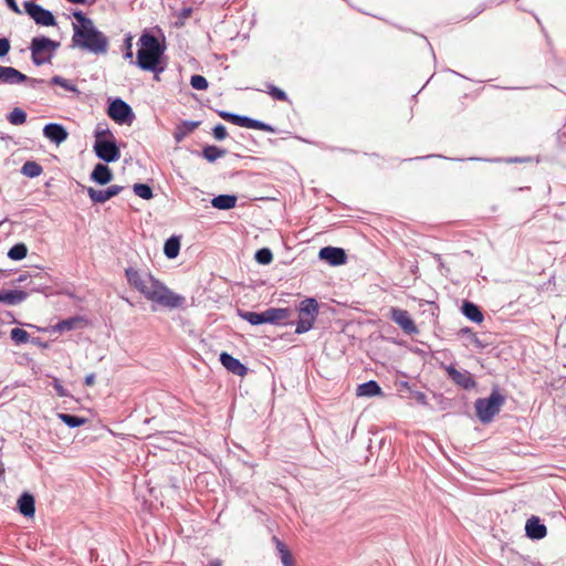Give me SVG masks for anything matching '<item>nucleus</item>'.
<instances>
[{
  "label": "nucleus",
  "mask_w": 566,
  "mask_h": 566,
  "mask_svg": "<svg viewBox=\"0 0 566 566\" xmlns=\"http://www.w3.org/2000/svg\"><path fill=\"white\" fill-rule=\"evenodd\" d=\"M134 65L142 71L153 72L155 77L166 70V38H138Z\"/></svg>",
  "instance_id": "f257e3e1"
},
{
  "label": "nucleus",
  "mask_w": 566,
  "mask_h": 566,
  "mask_svg": "<svg viewBox=\"0 0 566 566\" xmlns=\"http://www.w3.org/2000/svg\"><path fill=\"white\" fill-rule=\"evenodd\" d=\"M94 137L93 150L98 159L109 164L120 158V149L109 128H105V132L94 133Z\"/></svg>",
  "instance_id": "f03ea898"
},
{
  "label": "nucleus",
  "mask_w": 566,
  "mask_h": 566,
  "mask_svg": "<svg viewBox=\"0 0 566 566\" xmlns=\"http://www.w3.org/2000/svg\"><path fill=\"white\" fill-rule=\"evenodd\" d=\"M504 403L505 396L501 394L499 386H494L489 397L475 400L474 407L478 419L482 423L491 422Z\"/></svg>",
  "instance_id": "7ed1b4c3"
},
{
  "label": "nucleus",
  "mask_w": 566,
  "mask_h": 566,
  "mask_svg": "<svg viewBox=\"0 0 566 566\" xmlns=\"http://www.w3.org/2000/svg\"><path fill=\"white\" fill-rule=\"evenodd\" d=\"M238 315L251 325H262L266 323L272 325H287L289 323H282V321L289 318L290 310L270 307L260 313L238 310Z\"/></svg>",
  "instance_id": "20e7f679"
},
{
  "label": "nucleus",
  "mask_w": 566,
  "mask_h": 566,
  "mask_svg": "<svg viewBox=\"0 0 566 566\" xmlns=\"http://www.w3.org/2000/svg\"><path fill=\"white\" fill-rule=\"evenodd\" d=\"M125 276L128 284L144 295L148 301L150 293H158L159 291V289L156 287V284H161V282L149 272H140L138 269L133 266L125 269Z\"/></svg>",
  "instance_id": "39448f33"
},
{
  "label": "nucleus",
  "mask_w": 566,
  "mask_h": 566,
  "mask_svg": "<svg viewBox=\"0 0 566 566\" xmlns=\"http://www.w3.org/2000/svg\"><path fill=\"white\" fill-rule=\"evenodd\" d=\"M60 45L59 41L50 38H32L30 44L32 63L36 66L51 63Z\"/></svg>",
  "instance_id": "423d86ee"
},
{
  "label": "nucleus",
  "mask_w": 566,
  "mask_h": 566,
  "mask_svg": "<svg viewBox=\"0 0 566 566\" xmlns=\"http://www.w3.org/2000/svg\"><path fill=\"white\" fill-rule=\"evenodd\" d=\"M106 113L118 125H130L135 119L132 106L120 97L108 99Z\"/></svg>",
  "instance_id": "0eeeda50"
},
{
  "label": "nucleus",
  "mask_w": 566,
  "mask_h": 566,
  "mask_svg": "<svg viewBox=\"0 0 566 566\" xmlns=\"http://www.w3.org/2000/svg\"><path fill=\"white\" fill-rule=\"evenodd\" d=\"M217 113L222 119L231 124L238 125L240 127L259 129L268 133H275V128L272 125L264 123L262 120L254 119L245 115L231 113L228 111H218Z\"/></svg>",
  "instance_id": "6e6552de"
},
{
  "label": "nucleus",
  "mask_w": 566,
  "mask_h": 566,
  "mask_svg": "<svg viewBox=\"0 0 566 566\" xmlns=\"http://www.w3.org/2000/svg\"><path fill=\"white\" fill-rule=\"evenodd\" d=\"M156 287L159 289L158 293H150L149 301L154 303H158L163 307L166 308H181L186 304V297L172 292L168 289L164 283L156 284Z\"/></svg>",
  "instance_id": "1a4fd4ad"
},
{
  "label": "nucleus",
  "mask_w": 566,
  "mask_h": 566,
  "mask_svg": "<svg viewBox=\"0 0 566 566\" xmlns=\"http://www.w3.org/2000/svg\"><path fill=\"white\" fill-rule=\"evenodd\" d=\"M24 12L41 27L56 25V19L52 11L43 8L34 0H27L23 2Z\"/></svg>",
  "instance_id": "9d476101"
},
{
  "label": "nucleus",
  "mask_w": 566,
  "mask_h": 566,
  "mask_svg": "<svg viewBox=\"0 0 566 566\" xmlns=\"http://www.w3.org/2000/svg\"><path fill=\"white\" fill-rule=\"evenodd\" d=\"M74 21L72 22L73 35H104L97 30L94 22L83 11L74 10L72 12Z\"/></svg>",
  "instance_id": "9b49d317"
},
{
  "label": "nucleus",
  "mask_w": 566,
  "mask_h": 566,
  "mask_svg": "<svg viewBox=\"0 0 566 566\" xmlns=\"http://www.w3.org/2000/svg\"><path fill=\"white\" fill-rule=\"evenodd\" d=\"M108 38H72L74 48H81L95 54H104L107 51Z\"/></svg>",
  "instance_id": "f8f14e48"
},
{
  "label": "nucleus",
  "mask_w": 566,
  "mask_h": 566,
  "mask_svg": "<svg viewBox=\"0 0 566 566\" xmlns=\"http://www.w3.org/2000/svg\"><path fill=\"white\" fill-rule=\"evenodd\" d=\"M389 318L396 323L406 334L413 335L418 333V328L408 311L398 307H391Z\"/></svg>",
  "instance_id": "ddd939ff"
},
{
  "label": "nucleus",
  "mask_w": 566,
  "mask_h": 566,
  "mask_svg": "<svg viewBox=\"0 0 566 566\" xmlns=\"http://www.w3.org/2000/svg\"><path fill=\"white\" fill-rule=\"evenodd\" d=\"M446 371L449 378L460 388L470 390L476 387V381L470 371L459 370L452 365L447 366Z\"/></svg>",
  "instance_id": "4468645a"
},
{
  "label": "nucleus",
  "mask_w": 566,
  "mask_h": 566,
  "mask_svg": "<svg viewBox=\"0 0 566 566\" xmlns=\"http://www.w3.org/2000/svg\"><path fill=\"white\" fill-rule=\"evenodd\" d=\"M318 259L332 266H338L346 263L347 255L343 248L328 245L319 250Z\"/></svg>",
  "instance_id": "2eb2a0df"
},
{
  "label": "nucleus",
  "mask_w": 566,
  "mask_h": 566,
  "mask_svg": "<svg viewBox=\"0 0 566 566\" xmlns=\"http://www.w3.org/2000/svg\"><path fill=\"white\" fill-rule=\"evenodd\" d=\"M83 188L86 190V192L93 203H105L111 198L119 195L124 189V187L119 186V185H112L103 190H98L93 187H84V186H83Z\"/></svg>",
  "instance_id": "dca6fc26"
},
{
  "label": "nucleus",
  "mask_w": 566,
  "mask_h": 566,
  "mask_svg": "<svg viewBox=\"0 0 566 566\" xmlns=\"http://www.w3.org/2000/svg\"><path fill=\"white\" fill-rule=\"evenodd\" d=\"M219 360L221 365L233 375L243 377L248 374L249 368L227 352H222L219 355Z\"/></svg>",
  "instance_id": "f3484780"
},
{
  "label": "nucleus",
  "mask_w": 566,
  "mask_h": 566,
  "mask_svg": "<svg viewBox=\"0 0 566 566\" xmlns=\"http://www.w3.org/2000/svg\"><path fill=\"white\" fill-rule=\"evenodd\" d=\"M43 136L50 142L60 145L69 137L66 128L60 123H49L43 127Z\"/></svg>",
  "instance_id": "a211bd4d"
},
{
  "label": "nucleus",
  "mask_w": 566,
  "mask_h": 566,
  "mask_svg": "<svg viewBox=\"0 0 566 566\" xmlns=\"http://www.w3.org/2000/svg\"><path fill=\"white\" fill-rule=\"evenodd\" d=\"M525 533L528 538L538 541L546 536L547 528L539 517L533 515L526 521Z\"/></svg>",
  "instance_id": "6ab92c4d"
},
{
  "label": "nucleus",
  "mask_w": 566,
  "mask_h": 566,
  "mask_svg": "<svg viewBox=\"0 0 566 566\" xmlns=\"http://www.w3.org/2000/svg\"><path fill=\"white\" fill-rule=\"evenodd\" d=\"M28 76L13 66L0 65V84H22Z\"/></svg>",
  "instance_id": "aec40b11"
},
{
  "label": "nucleus",
  "mask_w": 566,
  "mask_h": 566,
  "mask_svg": "<svg viewBox=\"0 0 566 566\" xmlns=\"http://www.w3.org/2000/svg\"><path fill=\"white\" fill-rule=\"evenodd\" d=\"M17 510L24 517H33L35 514L34 495L28 491H24L17 501Z\"/></svg>",
  "instance_id": "412c9836"
},
{
  "label": "nucleus",
  "mask_w": 566,
  "mask_h": 566,
  "mask_svg": "<svg viewBox=\"0 0 566 566\" xmlns=\"http://www.w3.org/2000/svg\"><path fill=\"white\" fill-rule=\"evenodd\" d=\"M90 179L97 185L105 186L114 179V174L106 163H98L94 166Z\"/></svg>",
  "instance_id": "4be33fe9"
},
{
  "label": "nucleus",
  "mask_w": 566,
  "mask_h": 566,
  "mask_svg": "<svg viewBox=\"0 0 566 566\" xmlns=\"http://www.w3.org/2000/svg\"><path fill=\"white\" fill-rule=\"evenodd\" d=\"M461 313L469 321L480 324L484 319L482 310L473 302L464 300L461 305Z\"/></svg>",
  "instance_id": "5701e85b"
},
{
  "label": "nucleus",
  "mask_w": 566,
  "mask_h": 566,
  "mask_svg": "<svg viewBox=\"0 0 566 566\" xmlns=\"http://www.w3.org/2000/svg\"><path fill=\"white\" fill-rule=\"evenodd\" d=\"M200 126L199 120H181L175 128L172 136L176 143H181L186 136Z\"/></svg>",
  "instance_id": "b1692460"
},
{
  "label": "nucleus",
  "mask_w": 566,
  "mask_h": 566,
  "mask_svg": "<svg viewBox=\"0 0 566 566\" xmlns=\"http://www.w3.org/2000/svg\"><path fill=\"white\" fill-rule=\"evenodd\" d=\"M28 293L22 290H3L0 291V303L7 305H18L27 300Z\"/></svg>",
  "instance_id": "393cba45"
},
{
  "label": "nucleus",
  "mask_w": 566,
  "mask_h": 566,
  "mask_svg": "<svg viewBox=\"0 0 566 566\" xmlns=\"http://www.w3.org/2000/svg\"><path fill=\"white\" fill-rule=\"evenodd\" d=\"M300 316L316 321L318 315V303L314 297L303 300L298 305Z\"/></svg>",
  "instance_id": "a878e982"
},
{
  "label": "nucleus",
  "mask_w": 566,
  "mask_h": 566,
  "mask_svg": "<svg viewBox=\"0 0 566 566\" xmlns=\"http://www.w3.org/2000/svg\"><path fill=\"white\" fill-rule=\"evenodd\" d=\"M237 201L235 195L222 193L211 199V206L218 210H230L235 207Z\"/></svg>",
  "instance_id": "bb28decb"
},
{
  "label": "nucleus",
  "mask_w": 566,
  "mask_h": 566,
  "mask_svg": "<svg viewBox=\"0 0 566 566\" xmlns=\"http://www.w3.org/2000/svg\"><path fill=\"white\" fill-rule=\"evenodd\" d=\"M382 394L381 387L376 380H368L358 385L356 395L358 397H375Z\"/></svg>",
  "instance_id": "cd10ccee"
},
{
  "label": "nucleus",
  "mask_w": 566,
  "mask_h": 566,
  "mask_svg": "<svg viewBox=\"0 0 566 566\" xmlns=\"http://www.w3.org/2000/svg\"><path fill=\"white\" fill-rule=\"evenodd\" d=\"M272 541L283 566H294V558L289 547L277 536H273Z\"/></svg>",
  "instance_id": "c85d7f7f"
},
{
  "label": "nucleus",
  "mask_w": 566,
  "mask_h": 566,
  "mask_svg": "<svg viewBox=\"0 0 566 566\" xmlns=\"http://www.w3.org/2000/svg\"><path fill=\"white\" fill-rule=\"evenodd\" d=\"M227 154V149L220 148L214 145H206L200 156L205 158L208 163H214L219 158L223 157Z\"/></svg>",
  "instance_id": "c756f323"
},
{
  "label": "nucleus",
  "mask_w": 566,
  "mask_h": 566,
  "mask_svg": "<svg viewBox=\"0 0 566 566\" xmlns=\"http://www.w3.org/2000/svg\"><path fill=\"white\" fill-rule=\"evenodd\" d=\"M83 321L84 319L81 316H72L57 322L56 325H54L53 329L57 332L73 331L78 328Z\"/></svg>",
  "instance_id": "7c9ffc66"
},
{
  "label": "nucleus",
  "mask_w": 566,
  "mask_h": 566,
  "mask_svg": "<svg viewBox=\"0 0 566 566\" xmlns=\"http://www.w3.org/2000/svg\"><path fill=\"white\" fill-rule=\"evenodd\" d=\"M180 251V240L178 237H170L165 241L164 254L168 259H175Z\"/></svg>",
  "instance_id": "2f4dec72"
},
{
  "label": "nucleus",
  "mask_w": 566,
  "mask_h": 566,
  "mask_svg": "<svg viewBox=\"0 0 566 566\" xmlns=\"http://www.w3.org/2000/svg\"><path fill=\"white\" fill-rule=\"evenodd\" d=\"M57 418L69 428H77L87 422V419L84 417L64 412L57 413Z\"/></svg>",
  "instance_id": "473e14b6"
},
{
  "label": "nucleus",
  "mask_w": 566,
  "mask_h": 566,
  "mask_svg": "<svg viewBox=\"0 0 566 566\" xmlns=\"http://www.w3.org/2000/svg\"><path fill=\"white\" fill-rule=\"evenodd\" d=\"M27 254L28 247L23 242L13 244L7 253L8 258L13 261H21L27 256Z\"/></svg>",
  "instance_id": "72a5a7b5"
},
{
  "label": "nucleus",
  "mask_w": 566,
  "mask_h": 566,
  "mask_svg": "<svg viewBox=\"0 0 566 566\" xmlns=\"http://www.w3.org/2000/svg\"><path fill=\"white\" fill-rule=\"evenodd\" d=\"M42 166L34 160L25 161L21 168V174L29 178L39 177L42 174Z\"/></svg>",
  "instance_id": "f704fd0d"
},
{
  "label": "nucleus",
  "mask_w": 566,
  "mask_h": 566,
  "mask_svg": "<svg viewBox=\"0 0 566 566\" xmlns=\"http://www.w3.org/2000/svg\"><path fill=\"white\" fill-rule=\"evenodd\" d=\"M265 92L274 99V101H281V102H289L291 103V101L289 99V96L280 87H277L276 85L270 83V82H266L265 83Z\"/></svg>",
  "instance_id": "c9c22d12"
},
{
  "label": "nucleus",
  "mask_w": 566,
  "mask_h": 566,
  "mask_svg": "<svg viewBox=\"0 0 566 566\" xmlns=\"http://www.w3.org/2000/svg\"><path fill=\"white\" fill-rule=\"evenodd\" d=\"M27 112L20 107H14L7 116V119L12 125H22L27 122Z\"/></svg>",
  "instance_id": "e433bc0d"
},
{
  "label": "nucleus",
  "mask_w": 566,
  "mask_h": 566,
  "mask_svg": "<svg viewBox=\"0 0 566 566\" xmlns=\"http://www.w3.org/2000/svg\"><path fill=\"white\" fill-rule=\"evenodd\" d=\"M50 83L53 85L61 86L67 92L80 94V91L74 83H72L70 80H66L60 75H54L53 77H51Z\"/></svg>",
  "instance_id": "4c0bfd02"
},
{
  "label": "nucleus",
  "mask_w": 566,
  "mask_h": 566,
  "mask_svg": "<svg viewBox=\"0 0 566 566\" xmlns=\"http://www.w3.org/2000/svg\"><path fill=\"white\" fill-rule=\"evenodd\" d=\"M133 191L142 199L150 200L154 197L153 189L147 184L137 182L133 186Z\"/></svg>",
  "instance_id": "58836bf2"
},
{
  "label": "nucleus",
  "mask_w": 566,
  "mask_h": 566,
  "mask_svg": "<svg viewBox=\"0 0 566 566\" xmlns=\"http://www.w3.org/2000/svg\"><path fill=\"white\" fill-rule=\"evenodd\" d=\"M459 335L468 336L470 342L479 349H484L488 345L483 343L470 327H463L459 331Z\"/></svg>",
  "instance_id": "ea45409f"
},
{
  "label": "nucleus",
  "mask_w": 566,
  "mask_h": 566,
  "mask_svg": "<svg viewBox=\"0 0 566 566\" xmlns=\"http://www.w3.org/2000/svg\"><path fill=\"white\" fill-rule=\"evenodd\" d=\"M254 260L262 265H268L273 261V253L269 248H261L256 250Z\"/></svg>",
  "instance_id": "a19ab883"
},
{
  "label": "nucleus",
  "mask_w": 566,
  "mask_h": 566,
  "mask_svg": "<svg viewBox=\"0 0 566 566\" xmlns=\"http://www.w3.org/2000/svg\"><path fill=\"white\" fill-rule=\"evenodd\" d=\"M10 337L17 345L25 344L30 340L29 333L19 327H14L11 329Z\"/></svg>",
  "instance_id": "79ce46f5"
},
{
  "label": "nucleus",
  "mask_w": 566,
  "mask_h": 566,
  "mask_svg": "<svg viewBox=\"0 0 566 566\" xmlns=\"http://www.w3.org/2000/svg\"><path fill=\"white\" fill-rule=\"evenodd\" d=\"M314 323L315 321L313 319L300 316L296 323L295 334L301 335L311 331L313 328Z\"/></svg>",
  "instance_id": "37998d69"
},
{
  "label": "nucleus",
  "mask_w": 566,
  "mask_h": 566,
  "mask_svg": "<svg viewBox=\"0 0 566 566\" xmlns=\"http://www.w3.org/2000/svg\"><path fill=\"white\" fill-rule=\"evenodd\" d=\"M190 85L195 90L205 91L208 88L209 83L205 76L195 74L190 77Z\"/></svg>",
  "instance_id": "c03bdc74"
},
{
  "label": "nucleus",
  "mask_w": 566,
  "mask_h": 566,
  "mask_svg": "<svg viewBox=\"0 0 566 566\" xmlns=\"http://www.w3.org/2000/svg\"><path fill=\"white\" fill-rule=\"evenodd\" d=\"M133 39L134 38H125L123 43L124 59L129 60L130 64H134V53H133Z\"/></svg>",
  "instance_id": "a18cd8bd"
},
{
  "label": "nucleus",
  "mask_w": 566,
  "mask_h": 566,
  "mask_svg": "<svg viewBox=\"0 0 566 566\" xmlns=\"http://www.w3.org/2000/svg\"><path fill=\"white\" fill-rule=\"evenodd\" d=\"M409 394H410V398L416 400L419 405H421V406L428 405V399H427V396L424 392L415 390V389H410Z\"/></svg>",
  "instance_id": "49530a36"
},
{
  "label": "nucleus",
  "mask_w": 566,
  "mask_h": 566,
  "mask_svg": "<svg viewBox=\"0 0 566 566\" xmlns=\"http://www.w3.org/2000/svg\"><path fill=\"white\" fill-rule=\"evenodd\" d=\"M212 135L213 137L217 139V140H223L224 138H227L228 136V132H227V128L224 125L222 124H217L213 128H212Z\"/></svg>",
  "instance_id": "de8ad7c7"
},
{
  "label": "nucleus",
  "mask_w": 566,
  "mask_h": 566,
  "mask_svg": "<svg viewBox=\"0 0 566 566\" xmlns=\"http://www.w3.org/2000/svg\"><path fill=\"white\" fill-rule=\"evenodd\" d=\"M11 49L9 38H0V57L6 56Z\"/></svg>",
  "instance_id": "09e8293b"
},
{
  "label": "nucleus",
  "mask_w": 566,
  "mask_h": 566,
  "mask_svg": "<svg viewBox=\"0 0 566 566\" xmlns=\"http://www.w3.org/2000/svg\"><path fill=\"white\" fill-rule=\"evenodd\" d=\"M53 388L59 397H69V391L62 386L57 378L53 380Z\"/></svg>",
  "instance_id": "8fccbe9b"
},
{
  "label": "nucleus",
  "mask_w": 566,
  "mask_h": 566,
  "mask_svg": "<svg viewBox=\"0 0 566 566\" xmlns=\"http://www.w3.org/2000/svg\"><path fill=\"white\" fill-rule=\"evenodd\" d=\"M43 82H44V80H42V78H34V77H29V76H28V80L24 81V83H27L31 88L38 87V85L42 84Z\"/></svg>",
  "instance_id": "3c124183"
},
{
  "label": "nucleus",
  "mask_w": 566,
  "mask_h": 566,
  "mask_svg": "<svg viewBox=\"0 0 566 566\" xmlns=\"http://www.w3.org/2000/svg\"><path fill=\"white\" fill-rule=\"evenodd\" d=\"M8 8L14 13L21 14V10L15 0H6Z\"/></svg>",
  "instance_id": "603ef678"
},
{
  "label": "nucleus",
  "mask_w": 566,
  "mask_h": 566,
  "mask_svg": "<svg viewBox=\"0 0 566 566\" xmlns=\"http://www.w3.org/2000/svg\"><path fill=\"white\" fill-rule=\"evenodd\" d=\"M191 13H192V8L191 7H185V8H182L180 10V12L178 14V19L182 20L185 18H188Z\"/></svg>",
  "instance_id": "864d4df0"
},
{
  "label": "nucleus",
  "mask_w": 566,
  "mask_h": 566,
  "mask_svg": "<svg viewBox=\"0 0 566 566\" xmlns=\"http://www.w3.org/2000/svg\"><path fill=\"white\" fill-rule=\"evenodd\" d=\"M95 378L96 376L94 373L88 374L84 379L85 386H93L95 384Z\"/></svg>",
  "instance_id": "5fc2aeb1"
},
{
  "label": "nucleus",
  "mask_w": 566,
  "mask_h": 566,
  "mask_svg": "<svg viewBox=\"0 0 566 566\" xmlns=\"http://www.w3.org/2000/svg\"><path fill=\"white\" fill-rule=\"evenodd\" d=\"M67 2L70 3H73V4H93L96 2V0H66Z\"/></svg>",
  "instance_id": "6e6d98bb"
},
{
  "label": "nucleus",
  "mask_w": 566,
  "mask_h": 566,
  "mask_svg": "<svg viewBox=\"0 0 566 566\" xmlns=\"http://www.w3.org/2000/svg\"><path fill=\"white\" fill-rule=\"evenodd\" d=\"M31 343L36 345V346H40V347H43V348H46L48 347V344L44 343L40 337H33L31 339Z\"/></svg>",
  "instance_id": "4d7b16f0"
},
{
  "label": "nucleus",
  "mask_w": 566,
  "mask_h": 566,
  "mask_svg": "<svg viewBox=\"0 0 566 566\" xmlns=\"http://www.w3.org/2000/svg\"><path fill=\"white\" fill-rule=\"evenodd\" d=\"M30 277L29 274L27 273H23V274H20L18 276V279L15 280L17 283H24Z\"/></svg>",
  "instance_id": "13d9d810"
},
{
  "label": "nucleus",
  "mask_w": 566,
  "mask_h": 566,
  "mask_svg": "<svg viewBox=\"0 0 566 566\" xmlns=\"http://www.w3.org/2000/svg\"><path fill=\"white\" fill-rule=\"evenodd\" d=\"M431 157H440V158H444L443 156L441 155H428V156H418L416 158H413L415 160H422V159H427V158H431Z\"/></svg>",
  "instance_id": "bf43d9fd"
},
{
  "label": "nucleus",
  "mask_w": 566,
  "mask_h": 566,
  "mask_svg": "<svg viewBox=\"0 0 566 566\" xmlns=\"http://www.w3.org/2000/svg\"><path fill=\"white\" fill-rule=\"evenodd\" d=\"M105 128H108L106 124H97L96 128H95V133L96 132H105Z\"/></svg>",
  "instance_id": "052dcab7"
},
{
  "label": "nucleus",
  "mask_w": 566,
  "mask_h": 566,
  "mask_svg": "<svg viewBox=\"0 0 566 566\" xmlns=\"http://www.w3.org/2000/svg\"><path fill=\"white\" fill-rule=\"evenodd\" d=\"M208 566H221V562L219 559L210 560Z\"/></svg>",
  "instance_id": "680f3d73"
},
{
  "label": "nucleus",
  "mask_w": 566,
  "mask_h": 566,
  "mask_svg": "<svg viewBox=\"0 0 566 566\" xmlns=\"http://www.w3.org/2000/svg\"><path fill=\"white\" fill-rule=\"evenodd\" d=\"M140 35L146 36V35H154V34L151 33V31L149 29H144Z\"/></svg>",
  "instance_id": "e2e57ef3"
},
{
  "label": "nucleus",
  "mask_w": 566,
  "mask_h": 566,
  "mask_svg": "<svg viewBox=\"0 0 566 566\" xmlns=\"http://www.w3.org/2000/svg\"><path fill=\"white\" fill-rule=\"evenodd\" d=\"M402 386H403V388H406L408 391H410V389H412V387H411L407 381L402 382Z\"/></svg>",
  "instance_id": "0e129e2a"
},
{
  "label": "nucleus",
  "mask_w": 566,
  "mask_h": 566,
  "mask_svg": "<svg viewBox=\"0 0 566 566\" xmlns=\"http://www.w3.org/2000/svg\"><path fill=\"white\" fill-rule=\"evenodd\" d=\"M4 476V469L0 467V482L3 480Z\"/></svg>",
  "instance_id": "69168bd1"
},
{
  "label": "nucleus",
  "mask_w": 566,
  "mask_h": 566,
  "mask_svg": "<svg viewBox=\"0 0 566 566\" xmlns=\"http://www.w3.org/2000/svg\"><path fill=\"white\" fill-rule=\"evenodd\" d=\"M31 291H36V292H38V291H40V289H39V287H35V286H32V287H31Z\"/></svg>",
  "instance_id": "338daca9"
}]
</instances>
